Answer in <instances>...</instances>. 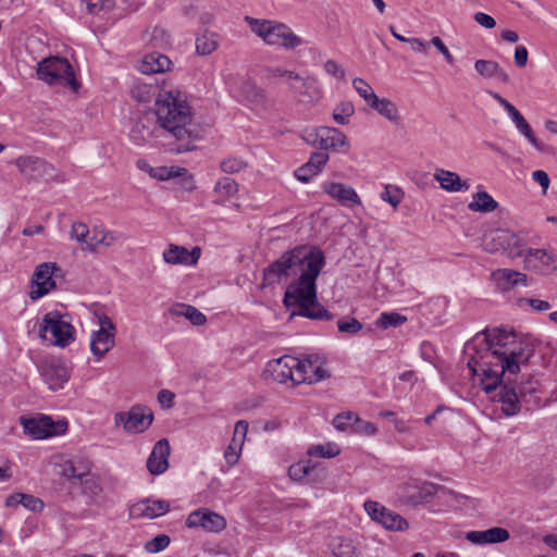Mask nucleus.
<instances>
[{"label": "nucleus", "mask_w": 557, "mask_h": 557, "mask_svg": "<svg viewBox=\"0 0 557 557\" xmlns=\"http://www.w3.org/2000/svg\"><path fill=\"white\" fill-rule=\"evenodd\" d=\"M324 265L325 257L321 249L298 246L285 251L263 270L262 285H272L292 276L296 277L284 295V304L290 306V296L299 289L313 294V286Z\"/></svg>", "instance_id": "obj_2"}, {"label": "nucleus", "mask_w": 557, "mask_h": 557, "mask_svg": "<svg viewBox=\"0 0 557 557\" xmlns=\"http://www.w3.org/2000/svg\"><path fill=\"white\" fill-rule=\"evenodd\" d=\"M246 23L252 33L262 38L270 46H281L285 49H295L302 45V39L284 23L271 20H259L245 16Z\"/></svg>", "instance_id": "obj_5"}, {"label": "nucleus", "mask_w": 557, "mask_h": 557, "mask_svg": "<svg viewBox=\"0 0 557 557\" xmlns=\"http://www.w3.org/2000/svg\"><path fill=\"white\" fill-rule=\"evenodd\" d=\"M247 166V162L237 157H230L222 161L221 169L225 173H237Z\"/></svg>", "instance_id": "obj_52"}, {"label": "nucleus", "mask_w": 557, "mask_h": 557, "mask_svg": "<svg viewBox=\"0 0 557 557\" xmlns=\"http://www.w3.org/2000/svg\"><path fill=\"white\" fill-rule=\"evenodd\" d=\"M82 494L90 499L91 503L98 502L102 497L103 488L100 479L92 474L79 482Z\"/></svg>", "instance_id": "obj_34"}, {"label": "nucleus", "mask_w": 557, "mask_h": 557, "mask_svg": "<svg viewBox=\"0 0 557 557\" xmlns=\"http://www.w3.org/2000/svg\"><path fill=\"white\" fill-rule=\"evenodd\" d=\"M200 257V248L194 247L190 251L185 247L170 245L163 252V259L169 264H195Z\"/></svg>", "instance_id": "obj_24"}, {"label": "nucleus", "mask_w": 557, "mask_h": 557, "mask_svg": "<svg viewBox=\"0 0 557 557\" xmlns=\"http://www.w3.org/2000/svg\"><path fill=\"white\" fill-rule=\"evenodd\" d=\"M186 527L202 528L208 532H220L226 528V520L208 508H199L188 515Z\"/></svg>", "instance_id": "obj_14"}, {"label": "nucleus", "mask_w": 557, "mask_h": 557, "mask_svg": "<svg viewBox=\"0 0 557 557\" xmlns=\"http://www.w3.org/2000/svg\"><path fill=\"white\" fill-rule=\"evenodd\" d=\"M465 354L470 356L468 368L474 375L481 376L482 387L486 393L496 391L503 376L518 374L520 364H527L533 354L517 341L513 331L505 329L485 330L483 337L476 335L468 342Z\"/></svg>", "instance_id": "obj_1"}, {"label": "nucleus", "mask_w": 557, "mask_h": 557, "mask_svg": "<svg viewBox=\"0 0 557 557\" xmlns=\"http://www.w3.org/2000/svg\"><path fill=\"white\" fill-rule=\"evenodd\" d=\"M407 321L405 315L398 312H383L375 322V325L380 329L386 330L388 327H396L404 324Z\"/></svg>", "instance_id": "obj_41"}, {"label": "nucleus", "mask_w": 557, "mask_h": 557, "mask_svg": "<svg viewBox=\"0 0 557 557\" xmlns=\"http://www.w3.org/2000/svg\"><path fill=\"white\" fill-rule=\"evenodd\" d=\"M171 448L166 438L159 440L148 457L147 469L152 475L164 473L169 468Z\"/></svg>", "instance_id": "obj_20"}, {"label": "nucleus", "mask_w": 557, "mask_h": 557, "mask_svg": "<svg viewBox=\"0 0 557 557\" xmlns=\"http://www.w3.org/2000/svg\"><path fill=\"white\" fill-rule=\"evenodd\" d=\"M247 432H248V422L245 420L237 421L235 424V428H234V434H233L232 441H238L239 445H244Z\"/></svg>", "instance_id": "obj_59"}, {"label": "nucleus", "mask_w": 557, "mask_h": 557, "mask_svg": "<svg viewBox=\"0 0 557 557\" xmlns=\"http://www.w3.org/2000/svg\"><path fill=\"white\" fill-rule=\"evenodd\" d=\"M510 243H517V235L508 230H498L485 237L484 249L487 252H497L508 248Z\"/></svg>", "instance_id": "obj_29"}, {"label": "nucleus", "mask_w": 557, "mask_h": 557, "mask_svg": "<svg viewBox=\"0 0 557 557\" xmlns=\"http://www.w3.org/2000/svg\"><path fill=\"white\" fill-rule=\"evenodd\" d=\"M214 189L218 194L231 197L237 193L238 184L231 177H222L215 184Z\"/></svg>", "instance_id": "obj_47"}, {"label": "nucleus", "mask_w": 557, "mask_h": 557, "mask_svg": "<svg viewBox=\"0 0 557 557\" xmlns=\"http://www.w3.org/2000/svg\"><path fill=\"white\" fill-rule=\"evenodd\" d=\"M15 164L22 173L26 174L41 171L47 165L45 160L33 156L20 157L16 159Z\"/></svg>", "instance_id": "obj_38"}, {"label": "nucleus", "mask_w": 557, "mask_h": 557, "mask_svg": "<svg viewBox=\"0 0 557 557\" xmlns=\"http://www.w3.org/2000/svg\"><path fill=\"white\" fill-rule=\"evenodd\" d=\"M329 153L326 151L320 150L311 153L307 163L311 169H313V171L320 173L324 165L326 164V162L329 161Z\"/></svg>", "instance_id": "obj_54"}, {"label": "nucleus", "mask_w": 557, "mask_h": 557, "mask_svg": "<svg viewBox=\"0 0 557 557\" xmlns=\"http://www.w3.org/2000/svg\"><path fill=\"white\" fill-rule=\"evenodd\" d=\"M322 188L331 198L343 205H361L360 197L350 186H346L342 183L330 182L325 183Z\"/></svg>", "instance_id": "obj_25"}, {"label": "nucleus", "mask_w": 557, "mask_h": 557, "mask_svg": "<svg viewBox=\"0 0 557 557\" xmlns=\"http://www.w3.org/2000/svg\"><path fill=\"white\" fill-rule=\"evenodd\" d=\"M331 546L335 557H356L357 548L350 539L336 537L333 540Z\"/></svg>", "instance_id": "obj_35"}, {"label": "nucleus", "mask_w": 557, "mask_h": 557, "mask_svg": "<svg viewBox=\"0 0 557 557\" xmlns=\"http://www.w3.org/2000/svg\"><path fill=\"white\" fill-rule=\"evenodd\" d=\"M307 454L311 457L333 458L339 454V449L334 444L311 446Z\"/></svg>", "instance_id": "obj_45"}, {"label": "nucleus", "mask_w": 557, "mask_h": 557, "mask_svg": "<svg viewBox=\"0 0 557 557\" xmlns=\"http://www.w3.org/2000/svg\"><path fill=\"white\" fill-rule=\"evenodd\" d=\"M524 267L529 271L548 275L557 270V257L545 249H529L524 256Z\"/></svg>", "instance_id": "obj_16"}, {"label": "nucleus", "mask_w": 557, "mask_h": 557, "mask_svg": "<svg viewBox=\"0 0 557 557\" xmlns=\"http://www.w3.org/2000/svg\"><path fill=\"white\" fill-rule=\"evenodd\" d=\"M289 88L292 91L301 97L300 101L306 104H314L322 97V90L320 88L317 78L307 76L299 79H295L290 83Z\"/></svg>", "instance_id": "obj_18"}, {"label": "nucleus", "mask_w": 557, "mask_h": 557, "mask_svg": "<svg viewBox=\"0 0 557 557\" xmlns=\"http://www.w3.org/2000/svg\"><path fill=\"white\" fill-rule=\"evenodd\" d=\"M512 122L515 123L517 129L530 141V144L540 152L546 153V154H553L554 148L549 145H546L542 141H540L535 135L527 120L523 117V115L520 113L519 115H516L512 119Z\"/></svg>", "instance_id": "obj_30"}, {"label": "nucleus", "mask_w": 557, "mask_h": 557, "mask_svg": "<svg viewBox=\"0 0 557 557\" xmlns=\"http://www.w3.org/2000/svg\"><path fill=\"white\" fill-rule=\"evenodd\" d=\"M465 537L474 545H486L506 542L510 534L504 528L494 527L484 531H469Z\"/></svg>", "instance_id": "obj_22"}, {"label": "nucleus", "mask_w": 557, "mask_h": 557, "mask_svg": "<svg viewBox=\"0 0 557 557\" xmlns=\"http://www.w3.org/2000/svg\"><path fill=\"white\" fill-rule=\"evenodd\" d=\"M434 178L440 183L441 187L447 191L456 193L469 189V184L466 181H461L460 176L455 172L437 170L434 174Z\"/></svg>", "instance_id": "obj_31"}, {"label": "nucleus", "mask_w": 557, "mask_h": 557, "mask_svg": "<svg viewBox=\"0 0 557 557\" xmlns=\"http://www.w3.org/2000/svg\"><path fill=\"white\" fill-rule=\"evenodd\" d=\"M377 432V428L372 422L364 421L356 414L352 433L363 436H374Z\"/></svg>", "instance_id": "obj_48"}, {"label": "nucleus", "mask_w": 557, "mask_h": 557, "mask_svg": "<svg viewBox=\"0 0 557 557\" xmlns=\"http://www.w3.org/2000/svg\"><path fill=\"white\" fill-rule=\"evenodd\" d=\"M71 237L87 246V243H89V230L87 225L82 222H74L71 228Z\"/></svg>", "instance_id": "obj_53"}, {"label": "nucleus", "mask_w": 557, "mask_h": 557, "mask_svg": "<svg viewBox=\"0 0 557 557\" xmlns=\"http://www.w3.org/2000/svg\"><path fill=\"white\" fill-rule=\"evenodd\" d=\"M492 276L502 290L510 289L518 285L527 286L528 284V276L524 273L511 269H498L492 273Z\"/></svg>", "instance_id": "obj_27"}, {"label": "nucleus", "mask_w": 557, "mask_h": 557, "mask_svg": "<svg viewBox=\"0 0 557 557\" xmlns=\"http://www.w3.org/2000/svg\"><path fill=\"white\" fill-rule=\"evenodd\" d=\"M21 505L25 507L26 509H29L32 511H40L44 509V502L40 498H37L30 494H24L21 496Z\"/></svg>", "instance_id": "obj_56"}, {"label": "nucleus", "mask_w": 557, "mask_h": 557, "mask_svg": "<svg viewBox=\"0 0 557 557\" xmlns=\"http://www.w3.org/2000/svg\"><path fill=\"white\" fill-rule=\"evenodd\" d=\"M314 465L311 460H302L292 465L288 468V475L293 481H301L314 469Z\"/></svg>", "instance_id": "obj_42"}, {"label": "nucleus", "mask_w": 557, "mask_h": 557, "mask_svg": "<svg viewBox=\"0 0 557 557\" xmlns=\"http://www.w3.org/2000/svg\"><path fill=\"white\" fill-rule=\"evenodd\" d=\"M86 3L87 11L91 14H98L102 10L113 8L114 0H82Z\"/></svg>", "instance_id": "obj_55"}, {"label": "nucleus", "mask_w": 557, "mask_h": 557, "mask_svg": "<svg viewBox=\"0 0 557 557\" xmlns=\"http://www.w3.org/2000/svg\"><path fill=\"white\" fill-rule=\"evenodd\" d=\"M170 542L171 540L169 535L159 534L145 544V549L148 553L156 554L165 549L170 545Z\"/></svg>", "instance_id": "obj_49"}, {"label": "nucleus", "mask_w": 557, "mask_h": 557, "mask_svg": "<svg viewBox=\"0 0 557 557\" xmlns=\"http://www.w3.org/2000/svg\"><path fill=\"white\" fill-rule=\"evenodd\" d=\"M519 305L522 306L523 302L528 304L534 311L543 312L550 309V304L546 300H541L536 298H520L518 300Z\"/></svg>", "instance_id": "obj_57"}, {"label": "nucleus", "mask_w": 557, "mask_h": 557, "mask_svg": "<svg viewBox=\"0 0 557 557\" xmlns=\"http://www.w3.org/2000/svg\"><path fill=\"white\" fill-rule=\"evenodd\" d=\"M159 126L173 137L177 145L172 150L184 153L194 150L198 134L193 127V110L187 97L178 89H159L154 101Z\"/></svg>", "instance_id": "obj_3"}, {"label": "nucleus", "mask_w": 557, "mask_h": 557, "mask_svg": "<svg viewBox=\"0 0 557 557\" xmlns=\"http://www.w3.org/2000/svg\"><path fill=\"white\" fill-rule=\"evenodd\" d=\"M243 445L238 444V441H231L224 451V459L228 467L235 466L240 457Z\"/></svg>", "instance_id": "obj_50"}, {"label": "nucleus", "mask_w": 557, "mask_h": 557, "mask_svg": "<svg viewBox=\"0 0 557 557\" xmlns=\"http://www.w3.org/2000/svg\"><path fill=\"white\" fill-rule=\"evenodd\" d=\"M218 48L216 35L206 32L196 39V51L200 55H208Z\"/></svg>", "instance_id": "obj_39"}, {"label": "nucleus", "mask_w": 557, "mask_h": 557, "mask_svg": "<svg viewBox=\"0 0 557 557\" xmlns=\"http://www.w3.org/2000/svg\"><path fill=\"white\" fill-rule=\"evenodd\" d=\"M75 469L77 474V480L81 482L84 479L92 475L91 473V465L87 460L78 459L75 460Z\"/></svg>", "instance_id": "obj_58"}, {"label": "nucleus", "mask_w": 557, "mask_h": 557, "mask_svg": "<svg viewBox=\"0 0 557 557\" xmlns=\"http://www.w3.org/2000/svg\"><path fill=\"white\" fill-rule=\"evenodd\" d=\"M370 518L392 531H404L408 529V522L398 513L385 508L377 502L367 500L363 505Z\"/></svg>", "instance_id": "obj_13"}, {"label": "nucleus", "mask_w": 557, "mask_h": 557, "mask_svg": "<svg viewBox=\"0 0 557 557\" xmlns=\"http://www.w3.org/2000/svg\"><path fill=\"white\" fill-rule=\"evenodd\" d=\"M320 149L326 151L327 149L343 148L344 152L349 150V141L347 136L335 127L320 126Z\"/></svg>", "instance_id": "obj_23"}, {"label": "nucleus", "mask_w": 557, "mask_h": 557, "mask_svg": "<svg viewBox=\"0 0 557 557\" xmlns=\"http://www.w3.org/2000/svg\"><path fill=\"white\" fill-rule=\"evenodd\" d=\"M369 107L396 125L400 121L398 109L396 104L389 99H380L376 96L373 98V101L370 102Z\"/></svg>", "instance_id": "obj_32"}, {"label": "nucleus", "mask_w": 557, "mask_h": 557, "mask_svg": "<svg viewBox=\"0 0 557 557\" xmlns=\"http://www.w3.org/2000/svg\"><path fill=\"white\" fill-rule=\"evenodd\" d=\"M170 510V504L160 499H144L129 507V517L133 519H153L165 515Z\"/></svg>", "instance_id": "obj_19"}, {"label": "nucleus", "mask_w": 557, "mask_h": 557, "mask_svg": "<svg viewBox=\"0 0 557 557\" xmlns=\"http://www.w3.org/2000/svg\"><path fill=\"white\" fill-rule=\"evenodd\" d=\"M52 335V343L60 347H66L74 341V327L62 319L58 311H51L44 315L39 329L41 338L47 339V333Z\"/></svg>", "instance_id": "obj_7"}, {"label": "nucleus", "mask_w": 557, "mask_h": 557, "mask_svg": "<svg viewBox=\"0 0 557 557\" xmlns=\"http://www.w3.org/2000/svg\"><path fill=\"white\" fill-rule=\"evenodd\" d=\"M100 329L92 332L90 338V350L100 360L114 346L115 325L108 315L99 318Z\"/></svg>", "instance_id": "obj_12"}, {"label": "nucleus", "mask_w": 557, "mask_h": 557, "mask_svg": "<svg viewBox=\"0 0 557 557\" xmlns=\"http://www.w3.org/2000/svg\"><path fill=\"white\" fill-rule=\"evenodd\" d=\"M172 312L176 315H183L188 319L194 325H202L206 323V315L200 312L197 308L190 305H178L176 306Z\"/></svg>", "instance_id": "obj_37"}, {"label": "nucleus", "mask_w": 557, "mask_h": 557, "mask_svg": "<svg viewBox=\"0 0 557 557\" xmlns=\"http://www.w3.org/2000/svg\"><path fill=\"white\" fill-rule=\"evenodd\" d=\"M22 424L25 433L35 440L62 435L67 430V422L65 420L53 421L50 417L44 414L22 419Z\"/></svg>", "instance_id": "obj_10"}, {"label": "nucleus", "mask_w": 557, "mask_h": 557, "mask_svg": "<svg viewBox=\"0 0 557 557\" xmlns=\"http://www.w3.org/2000/svg\"><path fill=\"white\" fill-rule=\"evenodd\" d=\"M317 174L319 173L313 171V169H311L308 163H305L302 166L295 171L296 178L302 183H308L311 177L315 176Z\"/></svg>", "instance_id": "obj_61"}, {"label": "nucleus", "mask_w": 557, "mask_h": 557, "mask_svg": "<svg viewBox=\"0 0 557 557\" xmlns=\"http://www.w3.org/2000/svg\"><path fill=\"white\" fill-rule=\"evenodd\" d=\"M153 421V412L145 406H133L128 411L114 414V423L127 433H143Z\"/></svg>", "instance_id": "obj_9"}, {"label": "nucleus", "mask_w": 557, "mask_h": 557, "mask_svg": "<svg viewBox=\"0 0 557 557\" xmlns=\"http://www.w3.org/2000/svg\"><path fill=\"white\" fill-rule=\"evenodd\" d=\"M171 60L160 52H151L144 57L140 62L139 71L143 74L151 75L170 70Z\"/></svg>", "instance_id": "obj_26"}, {"label": "nucleus", "mask_w": 557, "mask_h": 557, "mask_svg": "<svg viewBox=\"0 0 557 557\" xmlns=\"http://www.w3.org/2000/svg\"><path fill=\"white\" fill-rule=\"evenodd\" d=\"M504 251L511 259H516V258L524 256L523 255V243L520 239V237L517 236V243H515V244L510 243L508 248H505Z\"/></svg>", "instance_id": "obj_63"}, {"label": "nucleus", "mask_w": 557, "mask_h": 557, "mask_svg": "<svg viewBox=\"0 0 557 557\" xmlns=\"http://www.w3.org/2000/svg\"><path fill=\"white\" fill-rule=\"evenodd\" d=\"M510 375L506 373L498 386L500 391L497 395V400L502 404V411L505 416L511 417L520 411L521 403H537V397L534 396L537 383L532 379L519 385L510 380Z\"/></svg>", "instance_id": "obj_4"}, {"label": "nucleus", "mask_w": 557, "mask_h": 557, "mask_svg": "<svg viewBox=\"0 0 557 557\" xmlns=\"http://www.w3.org/2000/svg\"><path fill=\"white\" fill-rule=\"evenodd\" d=\"M355 114V107L350 101H341L333 110V119L339 125H347Z\"/></svg>", "instance_id": "obj_40"}, {"label": "nucleus", "mask_w": 557, "mask_h": 557, "mask_svg": "<svg viewBox=\"0 0 557 557\" xmlns=\"http://www.w3.org/2000/svg\"><path fill=\"white\" fill-rule=\"evenodd\" d=\"M115 240L116 236L112 232L95 228L89 243H87V248L90 251H96L100 245L109 247Z\"/></svg>", "instance_id": "obj_36"}, {"label": "nucleus", "mask_w": 557, "mask_h": 557, "mask_svg": "<svg viewBox=\"0 0 557 557\" xmlns=\"http://www.w3.org/2000/svg\"><path fill=\"white\" fill-rule=\"evenodd\" d=\"M474 69L483 78H496L504 84H507L510 81L508 73L496 61L483 59L476 60Z\"/></svg>", "instance_id": "obj_28"}, {"label": "nucleus", "mask_w": 557, "mask_h": 557, "mask_svg": "<svg viewBox=\"0 0 557 557\" xmlns=\"http://www.w3.org/2000/svg\"><path fill=\"white\" fill-rule=\"evenodd\" d=\"M300 364L299 359L292 356H283L268 363L267 372L271 379L277 383L284 384L290 381L296 385V371Z\"/></svg>", "instance_id": "obj_17"}, {"label": "nucleus", "mask_w": 557, "mask_h": 557, "mask_svg": "<svg viewBox=\"0 0 557 557\" xmlns=\"http://www.w3.org/2000/svg\"><path fill=\"white\" fill-rule=\"evenodd\" d=\"M498 202L486 191H478L473 195V200L468 205L473 212H492L496 210Z\"/></svg>", "instance_id": "obj_33"}, {"label": "nucleus", "mask_w": 557, "mask_h": 557, "mask_svg": "<svg viewBox=\"0 0 557 557\" xmlns=\"http://www.w3.org/2000/svg\"><path fill=\"white\" fill-rule=\"evenodd\" d=\"M298 370L296 371V383L313 384L330 377L325 369V359L319 355H308L299 359Z\"/></svg>", "instance_id": "obj_11"}, {"label": "nucleus", "mask_w": 557, "mask_h": 557, "mask_svg": "<svg viewBox=\"0 0 557 557\" xmlns=\"http://www.w3.org/2000/svg\"><path fill=\"white\" fill-rule=\"evenodd\" d=\"M57 271L61 270L52 262H45L36 268L32 282L37 286V288L33 289L29 294L32 300L41 298L55 287L53 275Z\"/></svg>", "instance_id": "obj_15"}, {"label": "nucleus", "mask_w": 557, "mask_h": 557, "mask_svg": "<svg viewBox=\"0 0 557 557\" xmlns=\"http://www.w3.org/2000/svg\"><path fill=\"white\" fill-rule=\"evenodd\" d=\"M356 413L346 411L338 413L333 419V425L338 431H350L352 433Z\"/></svg>", "instance_id": "obj_44"}, {"label": "nucleus", "mask_w": 557, "mask_h": 557, "mask_svg": "<svg viewBox=\"0 0 557 557\" xmlns=\"http://www.w3.org/2000/svg\"><path fill=\"white\" fill-rule=\"evenodd\" d=\"M324 70L327 74L333 75L339 79L345 77V72L334 60H327L324 63Z\"/></svg>", "instance_id": "obj_64"}, {"label": "nucleus", "mask_w": 557, "mask_h": 557, "mask_svg": "<svg viewBox=\"0 0 557 557\" xmlns=\"http://www.w3.org/2000/svg\"><path fill=\"white\" fill-rule=\"evenodd\" d=\"M38 78L49 85H61L70 87L77 91L79 83L75 78L74 71L70 62L60 57H49L38 63Z\"/></svg>", "instance_id": "obj_6"}, {"label": "nucleus", "mask_w": 557, "mask_h": 557, "mask_svg": "<svg viewBox=\"0 0 557 557\" xmlns=\"http://www.w3.org/2000/svg\"><path fill=\"white\" fill-rule=\"evenodd\" d=\"M290 305H297V314L311 320H326L334 318L324 306L318 302L317 283L313 286V294H309L306 289L298 290L290 296Z\"/></svg>", "instance_id": "obj_8"}, {"label": "nucleus", "mask_w": 557, "mask_h": 557, "mask_svg": "<svg viewBox=\"0 0 557 557\" xmlns=\"http://www.w3.org/2000/svg\"><path fill=\"white\" fill-rule=\"evenodd\" d=\"M320 127L305 129L301 134V138L313 147H320Z\"/></svg>", "instance_id": "obj_60"}, {"label": "nucleus", "mask_w": 557, "mask_h": 557, "mask_svg": "<svg viewBox=\"0 0 557 557\" xmlns=\"http://www.w3.org/2000/svg\"><path fill=\"white\" fill-rule=\"evenodd\" d=\"M40 374L52 391L63 388L64 384L70 379L69 369L60 361L44 363L40 367Z\"/></svg>", "instance_id": "obj_21"}, {"label": "nucleus", "mask_w": 557, "mask_h": 557, "mask_svg": "<svg viewBox=\"0 0 557 557\" xmlns=\"http://www.w3.org/2000/svg\"><path fill=\"white\" fill-rule=\"evenodd\" d=\"M337 329L341 333L354 335L362 330V323L356 318L341 319L337 321Z\"/></svg>", "instance_id": "obj_51"}, {"label": "nucleus", "mask_w": 557, "mask_h": 557, "mask_svg": "<svg viewBox=\"0 0 557 557\" xmlns=\"http://www.w3.org/2000/svg\"><path fill=\"white\" fill-rule=\"evenodd\" d=\"M431 44L443 54L447 63L454 64L455 59L453 54L440 37H433L431 39Z\"/></svg>", "instance_id": "obj_62"}, {"label": "nucleus", "mask_w": 557, "mask_h": 557, "mask_svg": "<svg viewBox=\"0 0 557 557\" xmlns=\"http://www.w3.org/2000/svg\"><path fill=\"white\" fill-rule=\"evenodd\" d=\"M404 191L395 185H386L384 190L381 193V199L388 202L394 210L398 208L404 199Z\"/></svg>", "instance_id": "obj_43"}, {"label": "nucleus", "mask_w": 557, "mask_h": 557, "mask_svg": "<svg viewBox=\"0 0 557 557\" xmlns=\"http://www.w3.org/2000/svg\"><path fill=\"white\" fill-rule=\"evenodd\" d=\"M352 86L357 94L367 102L368 106L373 101V98L376 97L373 88L360 77H357L352 81Z\"/></svg>", "instance_id": "obj_46"}]
</instances>
